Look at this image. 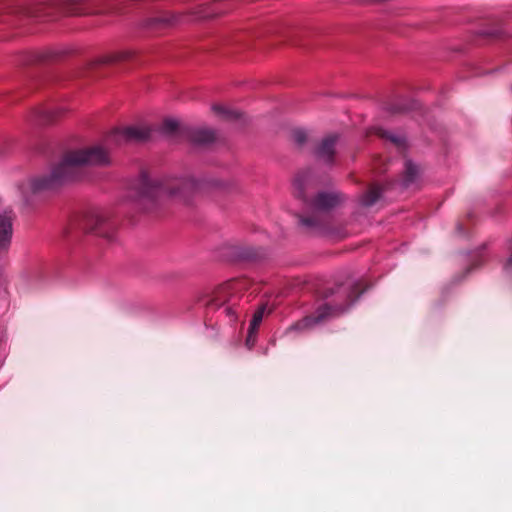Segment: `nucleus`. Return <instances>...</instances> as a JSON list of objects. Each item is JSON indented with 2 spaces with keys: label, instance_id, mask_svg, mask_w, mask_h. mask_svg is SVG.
<instances>
[{
  "label": "nucleus",
  "instance_id": "obj_3",
  "mask_svg": "<svg viewBox=\"0 0 512 512\" xmlns=\"http://www.w3.org/2000/svg\"><path fill=\"white\" fill-rule=\"evenodd\" d=\"M360 279L346 277L333 286L322 287V320L338 317L346 312L364 293Z\"/></svg>",
  "mask_w": 512,
  "mask_h": 512
},
{
  "label": "nucleus",
  "instance_id": "obj_21",
  "mask_svg": "<svg viewBox=\"0 0 512 512\" xmlns=\"http://www.w3.org/2000/svg\"><path fill=\"white\" fill-rule=\"evenodd\" d=\"M225 313L227 314V316L231 319V320H234L235 319V311L233 310L232 307L230 306H227L225 309H224Z\"/></svg>",
  "mask_w": 512,
  "mask_h": 512
},
{
  "label": "nucleus",
  "instance_id": "obj_14",
  "mask_svg": "<svg viewBox=\"0 0 512 512\" xmlns=\"http://www.w3.org/2000/svg\"><path fill=\"white\" fill-rule=\"evenodd\" d=\"M375 133L379 137L389 140L391 143L395 144L399 148H404L406 145V139L402 135L395 134L391 131H387L382 128H376Z\"/></svg>",
  "mask_w": 512,
  "mask_h": 512
},
{
  "label": "nucleus",
  "instance_id": "obj_7",
  "mask_svg": "<svg viewBox=\"0 0 512 512\" xmlns=\"http://www.w3.org/2000/svg\"><path fill=\"white\" fill-rule=\"evenodd\" d=\"M13 218L11 210H4L0 213V253L6 251L10 245Z\"/></svg>",
  "mask_w": 512,
  "mask_h": 512
},
{
  "label": "nucleus",
  "instance_id": "obj_5",
  "mask_svg": "<svg viewBox=\"0 0 512 512\" xmlns=\"http://www.w3.org/2000/svg\"><path fill=\"white\" fill-rule=\"evenodd\" d=\"M114 228L115 224L106 212H92L85 218L84 229L87 232L97 234L109 240L113 237Z\"/></svg>",
  "mask_w": 512,
  "mask_h": 512
},
{
  "label": "nucleus",
  "instance_id": "obj_19",
  "mask_svg": "<svg viewBox=\"0 0 512 512\" xmlns=\"http://www.w3.org/2000/svg\"><path fill=\"white\" fill-rule=\"evenodd\" d=\"M314 322H315V319L305 318V319L299 321L298 323L290 326L286 330V334H290V333H292L294 331H297V330H303V329L311 326Z\"/></svg>",
  "mask_w": 512,
  "mask_h": 512
},
{
  "label": "nucleus",
  "instance_id": "obj_13",
  "mask_svg": "<svg viewBox=\"0 0 512 512\" xmlns=\"http://www.w3.org/2000/svg\"><path fill=\"white\" fill-rule=\"evenodd\" d=\"M381 195V188L378 186H373L361 196L360 204L364 207H370L379 200Z\"/></svg>",
  "mask_w": 512,
  "mask_h": 512
},
{
  "label": "nucleus",
  "instance_id": "obj_8",
  "mask_svg": "<svg viewBox=\"0 0 512 512\" xmlns=\"http://www.w3.org/2000/svg\"><path fill=\"white\" fill-rule=\"evenodd\" d=\"M338 139L339 136L337 134H331L322 138V167L333 163L335 146Z\"/></svg>",
  "mask_w": 512,
  "mask_h": 512
},
{
  "label": "nucleus",
  "instance_id": "obj_9",
  "mask_svg": "<svg viewBox=\"0 0 512 512\" xmlns=\"http://www.w3.org/2000/svg\"><path fill=\"white\" fill-rule=\"evenodd\" d=\"M64 111L62 109L37 108L33 111V121L37 125H48L55 121Z\"/></svg>",
  "mask_w": 512,
  "mask_h": 512
},
{
  "label": "nucleus",
  "instance_id": "obj_15",
  "mask_svg": "<svg viewBox=\"0 0 512 512\" xmlns=\"http://www.w3.org/2000/svg\"><path fill=\"white\" fill-rule=\"evenodd\" d=\"M418 172V167L411 160H406L402 186L408 187L411 185L416 180Z\"/></svg>",
  "mask_w": 512,
  "mask_h": 512
},
{
  "label": "nucleus",
  "instance_id": "obj_10",
  "mask_svg": "<svg viewBox=\"0 0 512 512\" xmlns=\"http://www.w3.org/2000/svg\"><path fill=\"white\" fill-rule=\"evenodd\" d=\"M343 200L342 195L332 189V190H323L322 189V213L325 210L334 208L338 206Z\"/></svg>",
  "mask_w": 512,
  "mask_h": 512
},
{
  "label": "nucleus",
  "instance_id": "obj_11",
  "mask_svg": "<svg viewBox=\"0 0 512 512\" xmlns=\"http://www.w3.org/2000/svg\"><path fill=\"white\" fill-rule=\"evenodd\" d=\"M215 132L210 129H197L192 132L191 139L198 144H208L215 140Z\"/></svg>",
  "mask_w": 512,
  "mask_h": 512
},
{
  "label": "nucleus",
  "instance_id": "obj_1",
  "mask_svg": "<svg viewBox=\"0 0 512 512\" xmlns=\"http://www.w3.org/2000/svg\"><path fill=\"white\" fill-rule=\"evenodd\" d=\"M151 130L144 125L116 128L105 138V144L76 149L67 152L62 160L53 167L49 176L36 177L29 181L33 192L51 189L58 184L78 181L84 178L85 166H109L111 157L109 148L121 146L128 142L144 141L149 138Z\"/></svg>",
  "mask_w": 512,
  "mask_h": 512
},
{
  "label": "nucleus",
  "instance_id": "obj_23",
  "mask_svg": "<svg viewBox=\"0 0 512 512\" xmlns=\"http://www.w3.org/2000/svg\"><path fill=\"white\" fill-rule=\"evenodd\" d=\"M321 233H322V238H326L328 237V233H327V230L324 226V223L322 222V230H321Z\"/></svg>",
  "mask_w": 512,
  "mask_h": 512
},
{
  "label": "nucleus",
  "instance_id": "obj_2",
  "mask_svg": "<svg viewBox=\"0 0 512 512\" xmlns=\"http://www.w3.org/2000/svg\"><path fill=\"white\" fill-rule=\"evenodd\" d=\"M295 195L302 201L300 225L306 230L316 228L320 220V176L317 164L299 170L294 181Z\"/></svg>",
  "mask_w": 512,
  "mask_h": 512
},
{
  "label": "nucleus",
  "instance_id": "obj_22",
  "mask_svg": "<svg viewBox=\"0 0 512 512\" xmlns=\"http://www.w3.org/2000/svg\"><path fill=\"white\" fill-rule=\"evenodd\" d=\"M130 57H131V52L125 51V52H121L119 54V56L117 58H115L114 60L128 59Z\"/></svg>",
  "mask_w": 512,
  "mask_h": 512
},
{
  "label": "nucleus",
  "instance_id": "obj_12",
  "mask_svg": "<svg viewBox=\"0 0 512 512\" xmlns=\"http://www.w3.org/2000/svg\"><path fill=\"white\" fill-rule=\"evenodd\" d=\"M265 309V306H261L254 312L249 326L247 343L255 336L263 320Z\"/></svg>",
  "mask_w": 512,
  "mask_h": 512
},
{
  "label": "nucleus",
  "instance_id": "obj_24",
  "mask_svg": "<svg viewBox=\"0 0 512 512\" xmlns=\"http://www.w3.org/2000/svg\"><path fill=\"white\" fill-rule=\"evenodd\" d=\"M458 230H459V232H462V226L461 225H458Z\"/></svg>",
  "mask_w": 512,
  "mask_h": 512
},
{
  "label": "nucleus",
  "instance_id": "obj_4",
  "mask_svg": "<svg viewBox=\"0 0 512 512\" xmlns=\"http://www.w3.org/2000/svg\"><path fill=\"white\" fill-rule=\"evenodd\" d=\"M140 197L148 200L179 199L188 202L197 190L198 183L191 178L151 179L148 174H141L138 180Z\"/></svg>",
  "mask_w": 512,
  "mask_h": 512
},
{
  "label": "nucleus",
  "instance_id": "obj_20",
  "mask_svg": "<svg viewBox=\"0 0 512 512\" xmlns=\"http://www.w3.org/2000/svg\"><path fill=\"white\" fill-rule=\"evenodd\" d=\"M179 127V123L177 120L175 119H166L164 122H163V126H162V129L165 133H172L174 131H176Z\"/></svg>",
  "mask_w": 512,
  "mask_h": 512
},
{
  "label": "nucleus",
  "instance_id": "obj_16",
  "mask_svg": "<svg viewBox=\"0 0 512 512\" xmlns=\"http://www.w3.org/2000/svg\"><path fill=\"white\" fill-rule=\"evenodd\" d=\"M291 139L295 144L302 146L308 142L310 134L304 128H295L291 132Z\"/></svg>",
  "mask_w": 512,
  "mask_h": 512
},
{
  "label": "nucleus",
  "instance_id": "obj_18",
  "mask_svg": "<svg viewBox=\"0 0 512 512\" xmlns=\"http://www.w3.org/2000/svg\"><path fill=\"white\" fill-rule=\"evenodd\" d=\"M212 110L217 114L226 116L227 118H235L236 119V118L240 117L239 112L231 110V109H229L223 105H220V104H214L212 106Z\"/></svg>",
  "mask_w": 512,
  "mask_h": 512
},
{
  "label": "nucleus",
  "instance_id": "obj_17",
  "mask_svg": "<svg viewBox=\"0 0 512 512\" xmlns=\"http://www.w3.org/2000/svg\"><path fill=\"white\" fill-rule=\"evenodd\" d=\"M67 5L71 6L70 13L75 15H81L89 13V9L84 7V3L86 0H62Z\"/></svg>",
  "mask_w": 512,
  "mask_h": 512
},
{
  "label": "nucleus",
  "instance_id": "obj_6",
  "mask_svg": "<svg viewBox=\"0 0 512 512\" xmlns=\"http://www.w3.org/2000/svg\"><path fill=\"white\" fill-rule=\"evenodd\" d=\"M244 288V282L240 279H232L219 285L213 292L211 302L215 306H222L230 302Z\"/></svg>",
  "mask_w": 512,
  "mask_h": 512
}]
</instances>
